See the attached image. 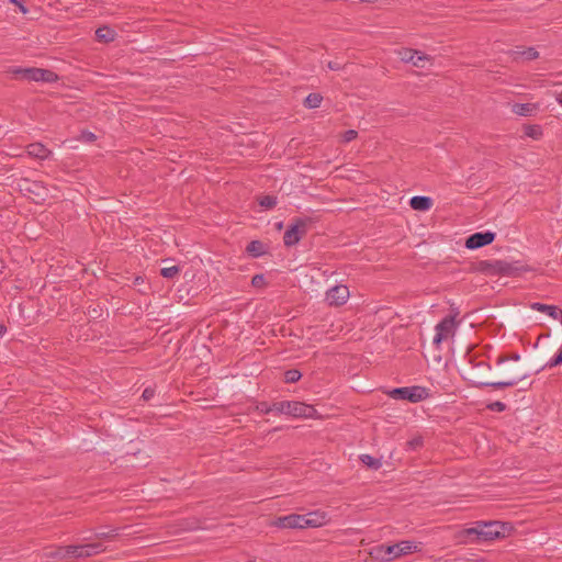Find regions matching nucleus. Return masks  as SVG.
<instances>
[{
  "instance_id": "nucleus-42",
  "label": "nucleus",
  "mask_w": 562,
  "mask_h": 562,
  "mask_svg": "<svg viewBox=\"0 0 562 562\" xmlns=\"http://www.w3.org/2000/svg\"><path fill=\"white\" fill-rule=\"evenodd\" d=\"M82 138L88 140V142H92L95 139V135L91 132H86L82 134Z\"/></svg>"
},
{
  "instance_id": "nucleus-16",
  "label": "nucleus",
  "mask_w": 562,
  "mask_h": 562,
  "mask_svg": "<svg viewBox=\"0 0 562 562\" xmlns=\"http://www.w3.org/2000/svg\"><path fill=\"white\" fill-rule=\"evenodd\" d=\"M409 205L415 211H428L432 206V200L429 196L416 195L411 199Z\"/></svg>"
},
{
  "instance_id": "nucleus-17",
  "label": "nucleus",
  "mask_w": 562,
  "mask_h": 562,
  "mask_svg": "<svg viewBox=\"0 0 562 562\" xmlns=\"http://www.w3.org/2000/svg\"><path fill=\"white\" fill-rule=\"evenodd\" d=\"M27 153L30 156L38 158V159H46L50 155V150L47 149L43 144L41 143H33L27 146Z\"/></svg>"
},
{
  "instance_id": "nucleus-11",
  "label": "nucleus",
  "mask_w": 562,
  "mask_h": 562,
  "mask_svg": "<svg viewBox=\"0 0 562 562\" xmlns=\"http://www.w3.org/2000/svg\"><path fill=\"white\" fill-rule=\"evenodd\" d=\"M495 237H496V234L491 231L477 232V233L471 234L465 239L464 246H465V248L471 249V250L479 249L481 247L492 244L495 240Z\"/></svg>"
},
{
  "instance_id": "nucleus-1",
  "label": "nucleus",
  "mask_w": 562,
  "mask_h": 562,
  "mask_svg": "<svg viewBox=\"0 0 562 562\" xmlns=\"http://www.w3.org/2000/svg\"><path fill=\"white\" fill-rule=\"evenodd\" d=\"M420 544L409 540L400 541L394 544H381L374 549L375 557L384 562H390L396 558L420 551Z\"/></svg>"
},
{
  "instance_id": "nucleus-28",
  "label": "nucleus",
  "mask_w": 562,
  "mask_h": 562,
  "mask_svg": "<svg viewBox=\"0 0 562 562\" xmlns=\"http://www.w3.org/2000/svg\"><path fill=\"white\" fill-rule=\"evenodd\" d=\"M525 135L533 139H539L542 135L541 127L538 125H528L525 127Z\"/></svg>"
},
{
  "instance_id": "nucleus-7",
  "label": "nucleus",
  "mask_w": 562,
  "mask_h": 562,
  "mask_svg": "<svg viewBox=\"0 0 562 562\" xmlns=\"http://www.w3.org/2000/svg\"><path fill=\"white\" fill-rule=\"evenodd\" d=\"M389 395L394 400L408 401L417 403L428 398V389L419 385L395 387L389 392Z\"/></svg>"
},
{
  "instance_id": "nucleus-14",
  "label": "nucleus",
  "mask_w": 562,
  "mask_h": 562,
  "mask_svg": "<svg viewBox=\"0 0 562 562\" xmlns=\"http://www.w3.org/2000/svg\"><path fill=\"white\" fill-rule=\"evenodd\" d=\"M530 308L537 312L546 313L551 318L562 322V310L555 305H548L540 302H533L530 304Z\"/></svg>"
},
{
  "instance_id": "nucleus-23",
  "label": "nucleus",
  "mask_w": 562,
  "mask_h": 562,
  "mask_svg": "<svg viewBox=\"0 0 562 562\" xmlns=\"http://www.w3.org/2000/svg\"><path fill=\"white\" fill-rule=\"evenodd\" d=\"M66 551H67V546L52 548L45 552V557L47 559H52V560H64V559L68 558V553H66Z\"/></svg>"
},
{
  "instance_id": "nucleus-38",
  "label": "nucleus",
  "mask_w": 562,
  "mask_h": 562,
  "mask_svg": "<svg viewBox=\"0 0 562 562\" xmlns=\"http://www.w3.org/2000/svg\"><path fill=\"white\" fill-rule=\"evenodd\" d=\"M358 133L355 130H348L344 133V142L349 143L357 137Z\"/></svg>"
},
{
  "instance_id": "nucleus-22",
  "label": "nucleus",
  "mask_w": 562,
  "mask_h": 562,
  "mask_svg": "<svg viewBox=\"0 0 562 562\" xmlns=\"http://www.w3.org/2000/svg\"><path fill=\"white\" fill-rule=\"evenodd\" d=\"M512 54L515 60H517L519 57L526 60H535L539 57L538 50L533 47H528L527 49L522 50H514Z\"/></svg>"
},
{
  "instance_id": "nucleus-19",
  "label": "nucleus",
  "mask_w": 562,
  "mask_h": 562,
  "mask_svg": "<svg viewBox=\"0 0 562 562\" xmlns=\"http://www.w3.org/2000/svg\"><path fill=\"white\" fill-rule=\"evenodd\" d=\"M246 251L249 256H251L254 258H259L266 254V247H265V244L260 240H251L247 245Z\"/></svg>"
},
{
  "instance_id": "nucleus-46",
  "label": "nucleus",
  "mask_w": 562,
  "mask_h": 562,
  "mask_svg": "<svg viewBox=\"0 0 562 562\" xmlns=\"http://www.w3.org/2000/svg\"><path fill=\"white\" fill-rule=\"evenodd\" d=\"M476 367H485V368H487L488 370L491 369L490 364H488V363H486V362H483V361H482V362H479V363L476 364Z\"/></svg>"
},
{
  "instance_id": "nucleus-29",
  "label": "nucleus",
  "mask_w": 562,
  "mask_h": 562,
  "mask_svg": "<svg viewBox=\"0 0 562 562\" xmlns=\"http://www.w3.org/2000/svg\"><path fill=\"white\" fill-rule=\"evenodd\" d=\"M302 376V373L296 369H290L284 372V381L286 383H295Z\"/></svg>"
},
{
  "instance_id": "nucleus-3",
  "label": "nucleus",
  "mask_w": 562,
  "mask_h": 562,
  "mask_svg": "<svg viewBox=\"0 0 562 562\" xmlns=\"http://www.w3.org/2000/svg\"><path fill=\"white\" fill-rule=\"evenodd\" d=\"M272 409L293 417L312 418L316 414L314 406L297 401H281L272 404Z\"/></svg>"
},
{
  "instance_id": "nucleus-27",
  "label": "nucleus",
  "mask_w": 562,
  "mask_h": 562,
  "mask_svg": "<svg viewBox=\"0 0 562 562\" xmlns=\"http://www.w3.org/2000/svg\"><path fill=\"white\" fill-rule=\"evenodd\" d=\"M416 54H417V49H413V48H401L398 50V56H400L401 60L404 63L412 64V60L416 56Z\"/></svg>"
},
{
  "instance_id": "nucleus-4",
  "label": "nucleus",
  "mask_w": 562,
  "mask_h": 562,
  "mask_svg": "<svg viewBox=\"0 0 562 562\" xmlns=\"http://www.w3.org/2000/svg\"><path fill=\"white\" fill-rule=\"evenodd\" d=\"M313 223V218L307 216L293 218L291 225H289L284 232V245L291 247L299 244V241L306 235L310 225Z\"/></svg>"
},
{
  "instance_id": "nucleus-33",
  "label": "nucleus",
  "mask_w": 562,
  "mask_h": 562,
  "mask_svg": "<svg viewBox=\"0 0 562 562\" xmlns=\"http://www.w3.org/2000/svg\"><path fill=\"white\" fill-rule=\"evenodd\" d=\"M423 446V438L422 437H415L406 442V450L415 451L419 449Z\"/></svg>"
},
{
  "instance_id": "nucleus-6",
  "label": "nucleus",
  "mask_w": 562,
  "mask_h": 562,
  "mask_svg": "<svg viewBox=\"0 0 562 562\" xmlns=\"http://www.w3.org/2000/svg\"><path fill=\"white\" fill-rule=\"evenodd\" d=\"M476 525L481 527L480 536L482 542L504 538L508 536L513 530V526L509 522L477 521Z\"/></svg>"
},
{
  "instance_id": "nucleus-26",
  "label": "nucleus",
  "mask_w": 562,
  "mask_h": 562,
  "mask_svg": "<svg viewBox=\"0 0 562 562\" xmlns=\"http://www.w3.org/2000/svg\"><path fill=\"white\" fill-rule=\"evenodd\" d=\"M428 61H430V57L427 54L417 50L416 56L412 60V64L415 67L424 68Z\"/></svg>"
},
{
  "instance_id": "nucleus-2",
  "label": "nucleus",
  "mask_w": 562,
  "mask_h": 562,
  "mask_svg": "<svg viewBox=\"0 0 562 562\" xmlns=\"http://www.w3.org/2000/svg\"><path fill=\"white\" fill-rule=\"evenodd\" d=\"M10 74L14 76V78L25 79L27 81L35 82H47L53 83L58 81V75L49 69L37 68V67H14L9 70Z\"/></svg>"
},
{
  "instance_id": "nucleus-5",
  "label": "nucleus",
  "mask_w": 562,
  "mask_h": 562,
  "mask_svg": "<svg viewBox=\"0 0 562 562\" xmlns=\"http://www.w3.org/2000/svg\"><path fill=\"white\" fill-rule=\"evenodd\" d=\"M479 265L482 272L491 276L514 277L521 271V268L516 263L504 260H482Z\"/></svg>"
},
{
  "instance_id": "nucleus-41",
  "label": "nucleus",
  "mask_w": 562,
  "mask_h": 562,
  "mask_svg": "<svg viewBox=\"0 0 562 562\" xmlns=\"http://www.w3.org/2000/svg\"><path fill=\"white\" fill-rule=\"evenodd\" d=\"M508 359L518 361L520 359V356L518 353H513L510 357H499L497 359V363H502L504 361H507Z\"/></svg>"
},
{
  "instance_id": "nucleus-12",
  "label": "nucleus",
  "mask_w": 562,
  "mask_h": 562,
  "mask_svg": "<svg viewBox=\"0 0 562 562\" xmlns=\"http://www.w3.org/2000/svg\"><path fill=\"white\" fill-rule=\"evenodd\" d=\"M480 533L481 527L479 525L465 528L456 533V541L458 544L480 543L482 542Z\"/></svg>"
},
{
  "instance_id": "nucleus-18",
  "label": "nucleus",
  "mask_w": 562,
  "mask_h": 562,
  "mask_svg": "<svg viewBox=\"0 0 562 562\" xmlns=\"http://www.w3.org/2000/svg\"><path fill=\"white\" fill-rule=\"evenodd\" d=\"M103 546L100 542L80 544V558H88L102 552Z\"/></svg>"
},
{
  "instance_id": "nucleus-44",
  "label": "nucleus",
  "mask_w": 562,
  "mask_h": 562,
  "mask_svg": "<svg viewBox=\"0 0 562 562\" xmlns=\"http://www.w3.org/2000/svg\"><path fill=\"white\" fill-rule=\"evenodd\" d=\"M144 282H145V279H144V277H142V276H137V277H135V278H134V280H133V284H134V285H140V284H143Z\"/></svg>"
},
{
  "instance_id": "nucleus-37",
  "label": "nucleus",
  "mask_w": 562,
  "mask_h": 562,
  "mask_svg": "<svg viewBox=\"0 0 562 562\" xmlns=\"http://www.w3.org/2000/svg\"><path fill=\"white\" fill-rule=\"evenodd\" d=\"M68 558H80V544L79 546H67Z\"/></svg>"
},
{
  "instance_id": "nucleus-30",
  "label": "nucleus",
  "mask_w": 562,
  "mask_h": 562,
  "mask_svg": "<svg viewBox=\"0 0 562 562\" xmlns=\"http://www.w3.org/2000/svg\"><path fill=\"white\" fill-rule=\"evenodd\" d=\"M277 204V198L273 195H262L259 198V205L265 209H272Z\"/></svg>"
},
{
  "instance_id": "nucleus-24",
  "label": "nucleus",
  "mask_w": 562,
  "mask_h": 562,
  "mask_svg": "<svg viewBox=\"0 0 562 562\" xmlns=\"http://www.w3.org/2000/svg\"><path fill=\"white\" fill-rule=\"evenodd\" d=\"M323 97L319 93H310L304 100V106L307 109H316L321 106Z\"/></svg>"
},
{
  "instance_id": "nucleus-47",
  "label": "nucleus",
  "mask_w": 562,
  "mask_h": 562,
  "mask_svg": "<svg viewBox=\"0 0 562 562\" xmlns=\"http://www.w3.org/2000/svg\"><path fill=\"white\" fill-rule=\"evenodd\" d=\"M271 411H273V409H272V406H271V407H263V412H265L266 414H267V413H269V412H271Z\"/></svg>"
},
{
  "instance_id": "nucleus-9",
  "label": "nucleus",
  "mask_w": 562,
  "mask_h": 562,
  "mask_svg": "<svg viewBox=\"0 0 562 562\" xmlns=\"http://www.w3.org/2000/svg\"><path fill=\"white\" fill-rule=\"evenodd\" d=\"M510 372H512L513 376L510 379L506 378V380H504V381L492 382V381H487L485 379H477L476 381H474V383L477 387L505 389V387L515 386L519 382H521L528 378V374H526V373L521 374L520 370L518 368L512 369Z\"/></svg>"
},
{
  "instance_id": "nucleus-43",
  "label": "nucleus",
  "mask_w": 562,
  "mask_h": 562,
  "mask_svg": "<svg viewBox=\"0 0 562 562\" xmlns=\"http://www.w3.org/2000/svg\"><path fill=\"white\" fill-rule=\"evenodd\" d=\"M328 68L331 69V70H340L341 66L337 61H329L328 63Z\"/></svg>"
},
{
  "instance_id": "nucleus-39",
  "label": "nucleus",
  "mask_w": 562,
  "mask_h": 562,
  "mask_svg": "<svg viewBox=\"0 0 562 562\" xmlns=\"http://www.w3.org/2000/svg\"><path fill=\"white\" fill-rule=\"evenodd\" d=\"M155 389L154 387H146L142 394V397L144 401H149L155 396Z\"/></svg>"
},
{
  "instance_id": "nucleus-34",
  "label": "nucleus",
  "mask_w": 562,
  "mask_h": 562,
  "mask_svg": "<svg viewBox=\"0 0 562 562\" xmlns=\"http://www.w3.org/2000/svg\"><path fill=\"white\" fill-rule=\"evenodd\" d=\"M562 364V348L560 349V351L553 357L551 358L543 368H553V367H557V366H560Z\"/></svg>"
},
{
  "instance_id": "nucleus-45",
  "label": "nucleus",
  "mask_w": 562,
  "mask_h": 562,
  "mask_svg": "<svg viewBox=\"0 0 562 562\" xmlns=\"http://www.w3.org/2000/svg\"><path fill=\"white\" fill-rule=\"evenodd\" d=\"M7 331V327L3 324H0V335L3 336Z\"/></svg>"
},
{
  "instance_id": "nucleus-20",
  "label": "nucleus",
  "mask_w": 562,
  "mask_h": 562,
  "mask_svg": "<svg viewBox=\"0 0 562 562\" xmlns=\"http://www.w3.org/2000/svg\"><path fill=\"white\" fill-rule=\"evenodd\" d=\"M536 110V105L531 103H515L512 111L520 116H531Z\"/></svg>"
},
{
  "instance_id": "nucleus-48",
  "label": "nucleus",
  "mask_w": 562,
  "mask_h": 562,
  "mask_svg": "<svg viewBox=\"0 0 562 562\" xmlns=\"http://www.w3.org/2000/svg\"><path fill=\"white\" fill-rule=\"evenodd\" d=\"M530 386H531V382L528 383V385L526 387H522L521 390H528Z\"/></svg>"
},
{
  "instance_id": "nucleus-36",
  "label": "nucleus",
  "mask_w": 562,
  "mask_h": 562,
  "mask_svg": "<svg viewBox=\"0 0 562 562\" xmlns=\"http://www.w3.org/2000/svg\"><path fill=\"white\" fill-rule=\"evenodd\" d=\"M251 285L255 288H261L266 285V278L263 274H255L251 279Z\"/></svg>"
},
{
  "instance_id": "nucleus-31",
  "label": "nucleus",
  "mask_w": 562,
  "mask_h": 562,
  "mask_svg": "<svg viewBox=\"0 0 562 562\" xmlns=\"http://www.w3.org/2000/svg\"><path fill=\"white\" fill-rule=\"evenodd\" d=\"M180 272L179 266L166 267L160 270V274L166 279H172Z\"/></svg>"
},
{
  "instance_id": "nucleus-10",
  "label": "nucleus",
  "mask_w": 562,
  "mask_h": 562,
  "mask_svg": "<svg viewBox=\"0 0 562 562\" xmlns=\"http://www.w3.org/2000/svg\"><path fill=\"white\" fill-rule=\"evenodd\" d=\"M350 292L347 285H334L326 291L325 300L330 306H341L349 299Z\"/></svg>"
},
{
  "instance_id": "nucleus-15",
  "label": "nucleus",
  "mask_w": 562,
  "mask_h": 562,
  "mask_svg": "<svg viewBox=\"0 0 562 562\" xmlns=\"http://www.w3.org/2000/svg\"><path fill=\"white\" fill-rule=\"evenodd\" d=\"M305 516V526L306 528H317L322 527L327 522V515L324 512L315 510L307 513Z\"/></svg>"
},
{
  "instance_id": "nucleus-40",
  "label": "nucleus",
  "mask_w": 562,
  "mask_h": 562,
  "mask_svg": "<svg viewBox=\"0 0 562 562\" xmlns=\"http://www.w3.org/2000/svg\"><path fill=\"white\" fill-rule=\"evenodd\" d=\"M10 3H13L15 4V7L19 8V10L23 13V14H26L29 12V9L24 5V3L21 1V0H8Z\"/></svg>"
},
{
  "instance_id": "nucleus-32",
  "label": "nucleus",
  "mask_w": 562,
  "mask_h": 562,
  "mask_svg": "<svg viewBox=\"0 0 562 562\" xmlns=\"http://www.w3.org/2000/svg\"><path fill=\"white\" fill-rule=\"evenodd\" d=\"M119 535L117 532V529L116 528H112V529H109V530H100L95 533V537L99 538V539H108V540H111L113 538H115L116 536Z\"/></svg>"
},
{
  "instance_id": "nucleus-35",
  "label": "nucleus",
  "mask_w": 562,
  "mask_h": 562,
  "mask_svg": "<svg viewBox=\"0 0 562 562\" xmlns=\"http://www.w3.org/2000/svg\"><path fill=\"white\" fill-rule=\"evenodd\" d=\"M487 408L492 412L502 413L506 409V404L499 401L493 402L487 405Z\"/></svg>"
},
{
  "instance_id": "nucleus-25",
  "label": "nucleus",
  "mask_w": 562,
  "mask_h": 562,
  "mask_svg": "<svg viewBox=\"0 0 562 562\" xmlns=\"http://www.w3.org/2000/svg\"><path fill=\"white\" fill-rule=\"evenodd\" d=\"M360 460L363 464H366L368 468L378 470L382 467V462L380 459H376L370 454H361Z\"/></svg>"
},
{
  "instance_id": "nucleus-13",
  "label": "nucleus",
  "mask_w": 562,
  "mask_h": 562,
  "mask_svg": "<svg viewBox=\"0 0 562 562\" xmlns=\"http://www.w3.org/2000/svg\"><path fill=\"white\" fill-rule=\"evenodd\" d=\"M305 522L306 520L304 515L290 514L279 517L276 525L280 528L304 529L306 528Z\"/></svg>"
},
{
  "instance_id": "nucleus-8",
  "label": "nucleus",
  "mask_w": 562,
  "mask_h": 562,
  "mask_svg": "<svg viewBox=\"0 0 562 562\" xmlns=\"http://www.w3.org/2000/svg\"><path fill=\"white\" fill-rule=\"evenodd\" d=\"M459 313L456 312L454 315H447L443 317L435 327V336L432 339V344L438 348L442 341L452 338L457 331L458 322H456V317Z\"/></svg>"
},
{
  "instance_id": "nucleus-21",
  "label": "nucleus",
  "mask_w": 562,
  "mask_h": 562,
  "mask_svg": "<svg viewBox=\"0 0 562 562\" xmlns=\"http://www.w3.org/2000/svg\"><path fill=\"white\" fill-rule=\"evenodd\" d=\"M115 35L116 33L109 26H102L95 31L97 40L104 43L114 41Z\"/></svg>"
}]
</instances>
